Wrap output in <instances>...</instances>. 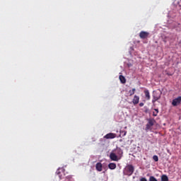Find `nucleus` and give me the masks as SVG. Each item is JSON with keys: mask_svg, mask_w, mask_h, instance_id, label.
<instances>
[{"mask_svg": "<svg viewBox=\"0 0 181 181\" xmlns=\"http://www.w3.org/2000/svg\"><path fill=\"white\" fill-rule=\"evenodd\" d=\"M155 122H156L154 119H148V124L146 125V131H151L152 129V127L155 125Z\"/></svg>", "mask_w": 181, "mask_h": 181, "instance_id": "obj_2", "label": "nucleus"}, {"mask_svg": "<svg viewBox=\"0 0 181 181\" xmlns=\"http://www.w3.org/2000/svg\"><path fill=\"white\" fill-rule=\"evenodd\" d=\"M161 181H169V177L166 175H163L161 176Z\"/></svg>", "mask_w": 181, "mask_h": 181, "instance_id": "obj_14", "label": "nucleus"}, {"mask_svg": "<svg viewBox=\"0 0 181 181\" xmlns=\"http://www.w3.org/2000/svg\"><path fill=\"white\" fill-rule=\"evenodd\" d=\"M112 152H114V153H115V155H117V156H118L120 159L122 158V153H124V152L121 148H117Z\"/></svg>", "mask_w": 181, "mask_h": 181, "instance_id": "obj_4", "label": "nucleus"}, {"mask_svg": "<svg viewBox=\"0 0 181 181\" xmlns=\"http://www.w3.org/2000/svg\"><path fill=\"white\" fill-rule=\"evenodd\" d=\"M140 181H148V180H146V177H141V178L140 179Z\"/></svg>", "mask_w": 181, "mask_h": 181, "instance_id": "obj_19", "label": "nucleus"}, {"mask_svg": "<svg viewBox=\"0 0 181 181\" xmlns=\"http://www.w3.org/2000/svg\"><path fill=\"white\" fill-rule=\"evenodd\" d=\"M134 171L135 168L134 167V165H128L125 168L124 175H126V176H132Z\"/></svg>", "mask_w": 181, "mask_h": 181, "instance_id": "obj_1", "label": "nucleus"}, {"mask_svg": "<svg viewBox=\"0 0 181 181\" xmlns=\"http://www.w3.org/2000/svg\"><path fill=\"white\" fill-rule=\"evenodd\" d=\"M109 169H111V170H114L117 168V164L115 163H110L108 165Z\"/></svg>", "mask_w": 181, "mask_h": 181, "instance_id": "obj_13", "label": "nucleus"}, {"mask_svg": "<svg viewBox=\"0 0 181 181\" xmlns=\"http://www.w3.org/2000/svg\"><path fill=\"white\" fill-rule=\"evenodd\" d=\"M140 39H148L149 37V33L146 31H141L139 33Z\"/></svg>", "mask_w": 181, "mask_h": 181, "instance_id": "obj_7", "label": "nucleus"}, {"mask_svg": "<svg viewBox=\"0 0 181 181\" xmlns=\"http://www.w3.org/2000/svg\"><path fill=\"white\" fill-rule=\"evenodd\" d=\"M149 181H158V180L155 177H153V176H151L150 177H149V180H148Z\"/></svg>", "mask_w": 181, "mask_h": 181, "instance_id": "obj_17", "label": "nucleus"}, {"mask_svg": "<svg viewBox=\"0 0 181 181\" xmlns=\"http://www.w3.org/2000/svg\"><path fill=\"white\" fill-rule=\"evenodd\" d=\"M153 117H157L158 116V113H156V112H153Z\"/></svg>", "mask_w": 181, "mask_h": 181, "instance_id": "obj_20", "label": "nucleus"}, {"mask_svg": "<svg viewBox=\"0 0 181 181\" xmlns=\"http://www.w3.org/2000/svg\"><path fill=\"white\" fill-rule=\"evenodd\" d=\"M119 78L122 84H125L127 83V79L125 78V76L119 75Z\"/></svg>", "mask_w": 181, "mask_h": 181, "instance_id": "obj_12", "label": "nucleus"}, {"mask_svg": "<svg viewBox=\"0 0 181 181\" xmlns=\"http://www.w3.org/2000/svg\"><path fill=\"white\" fill-rule=\"evenodd\" d=\"M153 159L155 162H158L159 160V158L158 157V156H153Z\"/></svg>", "mask_w": 181, "mask_h": 181, "instance_id": "obj_18", "label": "nucleus"}, {"mask_svg": "<svg viewBox=\"0 0 181 181\" xmlns=\"http://www.w3.org/2000/svg\"><path fill=\"white\" fill-rule=\"evenodd\" d=\"M110 158L111 160H114L115 162H118L119 159H121L117 154H115L113 151L110 154Z\"/></svg>", "mask_w": 181, "mask_h": 181, "instance_id": "obj_5", "label": "nucleus"}, {"mask_svg": "<svg viewBox=\"0 0 181 181\" xmlns=\"http://www.w3.org/2000/svg\"><path fill=\"white\" fill-rule=\"evenodd\" d=\"M104 138L105 139H114V138H117V134L114 133H108L105 135Z\"/></svg>", "mask_w": 181, "mask_h": 181, "instance_id": "obj_8", "label": "nucleus"}, {"mask_svg": "<svg viewBox=\"0 0 181 181\" xmlns=\"http://www.w3.org/2000/svg\"><path fill=\"white\" fill-rule=\"evenodd\" d=\"M181 103V96H178L177 98L173 100L172 105L173 107H177V105H179Z\"/></svg>", "mask_w": 181, "mask_h": 181, "instance_id": "obj_6", "label": "nucleus"}, {"mask_svg": "<svg viewBox=\"0 0 181 181\" xmlns=\"http://www.w3.org/2000/svg\"><path fill=\"white\" fill-rule=\"evenodd\" d=\"M139 107H144V103H139Z\"/></svg>", "mask_w": 181, "mask_h": 181, "instance_id": "obj_21", "label": "nucleus"}, {"mask_svg": "<svg viewBox=\"0 0 181 181\" xmlns=\"http://www.w3.org/2000/svg\"><path fill=\"white\" fill-rule=\"evenodd\" d=\"M95 168L98 172H101L103 170V164H101V163H98L95 165Z\"/></svg>", "mask_w": 181, "mask_h": 181, "instance_id": "obj_11", "label": "nucleus"}, {"mask_svg": "<svg viewBox=\"0 0 181 181\" xmlns=\"http://www.w3.org/2000/svg\"><path fill=\"white\" fill-rule=\"evenodd\" d=\"M127 135V132H124V136H125Z\"/></svg>", "mask_w": 181, "mask_h": 181, "instance_id": "obj_23", "label": "nucleus"}, {"mask_svg": "<svg viewBox=\"0 0 181 181\" xmlns=\"http://www.w3.org/2000/svg\"><path fill=\"white\" fill-rule=\"evenodd\" d=\"M61 172H63V168H59L57 170V175H59V179H62V175H60Z\"/></svg>", "mask_w": 181, "mask_h": 181, "instance_id": "obj_15", "label": "nucleus"}, {"mask_svg": "<svg viewBox=\"0 0 181 181\" xmlns=\"http://www.w3.org/2000/svg\"><path fill=\"white\" fill-rule=\"evenodd\" d=\"M160 99V94L156 91L153 92V100H152V103L155 104L158 100Z\"/></svg>", "mask_w": 181, "mask_h": 181, "instance_id": "obj_3", "label": "nucleus"}, {"mask_svg": "<svg viewBox=\"0 0 181 181\" xmlns=\"http://www.w3.org/2000/svg\"><path fill=\"white\" fill-rule=\"evenodd\" d=\"M154 110L156 111V114H158V113H159V110H158V109H154Z\"/></svg>", "mask_w": 181, "mask_h": 181, "instance_id": "obj_22", "label": "nucleus"}, {"mask_svg": "<svg viewBox=\"0 0 181 181\" xmlns=\"http://www.w3.org/2000/svg\"><path fill=\"white\" fill-rule=\"evenodd\" d=\"M144 93L145 94L146 100H147L148 101L151 100V94L149 93V90H145Z\"/></svg>", "mask_w": 181, "mask_h": 181, "instance_id": "obj_10", "label": "nucleus"}, {"mask_svg": "<svg viewBox=\"0 0 181 181\" xmlns=\"http://www.w3.org/2000/svg\"><path fill=\"white\" fill-rule=\"evenodd\" d=\"M132 103H133L134 105H136V104H139V96L135 95L134 96Z\"/></svg>", "mask_w": 181, "mask_h": 181, "instance_id": "obj_9", "label": "nucleus"}, {"mask_svg": "<svg viewBox=\"0 0 181 181\" xmlns=\"http://www.w3.org/2000/svg\"><path fill=\"white\" fill-rule=\"evenodd\" d=\"M135 91H136V89H135V88H133L132 90H130L129 91V95H130V97L131 96H132V95H134V94H135Z\"/></svg>", "mask_w": 181, "mask_h": 181, "instance_id": "obj_16", "label": "nucleus"}]
</instances>
